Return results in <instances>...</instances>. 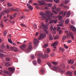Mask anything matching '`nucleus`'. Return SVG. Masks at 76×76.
I'll use <instances>...</instances> for the list:
<instances>
[{
  "label": "nucleus",
  "instance_id": "4d7b16f0",
  "mask_svg": "<svg viewBox=\"0 0 76 76\" xmlns=\"http://www.w3.org/2000/svg\"><path fill=\"white\" fill-rule=\"evenodd\" d=\"M70 35L72 39H74V37L73 34H70Z\"/></svg>",
  "mask_w": 76,
  "mask_h": 76
},
{
  "label": "nucleus",
  "instance_id": "0eeeda50",
  "mask_svg": "<svg viewBox=\"0 0 76 76\" xmlns=\"http://www.w3.org/2000/svg\"><path fill=\"white\" fill-rule=\"evenodd\" d=\"M38 42H39V40H38V39H34L33 40V43L35 45L38 44Z\"/></svg>",
  "mask_w": 76,
  "mask_h": 76
},
{
  "label": "nucleus",
  "instance_id": "a878e982",
  "mask_svg": "<svg viewBox=\"0 0 76 76\" xmlns=\"http://www.w3.org/2000/svg\"><path fill=\"white\" fill-rule=\"evenodd\" d=\"M54 2L57 3V4H58V3H60V1L59 0H53Z\"/></svg>",
  "mask_w": 76,
  "mask_h": 76
},
{
  "label": "nucleus",
  "instance_id": "338daca9",
  "mask_svg": "<svg viewBox=\"0 0 76 76\" xmlns=\"http://www.w3.org/2000/svg\"><path fill=\"white\" fill-rule=\"evenodd\" d=\"M40 72L42 73H44V70L43 69H42L41 70Z\"/></svg>",
  "mask_w": 76,
  "mask_h": 76
},
{
  "label": "nucleus",
  "instance_id": "72a5a7b5",
  "mask_svg": "<svg viewBox=\"0 0 76 76\" xmlns=\"http://www.w3.org/2000/svg\"><path fill=\"white\" fill-rule=\"evenodd\" d=\"M64 23V20H62L61 21L59 22V24H62Z\"/></svg>",
  "mask_w": 76,
  "mask_h": 76
},
{
  "label": "nucleus",
  "instance_id": "680f3d73",
  "mask_svg": "<svg viewBox=\"0 0 76 76\" xmlns=\"http://www.w3.org/2000/svg\"><path fill=\"white\" fill-rule=\"evenodd\" d=\"M4 33V36H6V35L7 34V32H6V31H4L3 32Z\"/></svg>",
  "mask_w": 76,
  "mask_h": 76
},
{
  "label": "nucleus",
  "instance_id": "cd10ccee",
  "mask_svg": "<svg viewBox=\"0 0 76 76\" xmlns=\"http://www.w3.org/2000/svg\"><path fill=\"white\" fill-rule=\"evenodd\" d=\"M47 5L49 7H51V6H52V4L51 3L47 4Z\"/></svg>",
  "mask_w": 76,
  "mask_h": 76
},
{
  "label": "nucleus",
  "instance_id": "6e6d98bb",
  "mask_svg": "<svg viewBox=\"0 0 76 76\" xmlns=\"http://www.w3.org/2000/svg\"><path fill=\"white\" fill-rule=\"evenodd\" d=\"M47 64L49 67H51V63H48Z\"/></svg>",
  "mask_w": 76,
  "mask_h": 76
},
{
  "label": "nucleus",
  "instance_id": "20e7f679",
  "mask_svg": "<svg viewBox=\"0 0 76 76\" xmlns=\"http://www.w3.org/2000/svg\"><path fill=\"white\" fill-rule=\"evenodd\" d=\"M29 44V45L28 47V48L27 49V52L28 53H29V52H30V51L32 50V46L31 45V42H30Z\"/></svg>",
  "mask_w": 76,
  "mask_h": 76
},
{
  "label": "nucleus",
  "instance_id": "774afa93",
  "mask_svg": "<svg viewBox=\"0 0 76 76\" xmlns=\"http://www.w3.org/2000/svg\"><path fill=\"white\" fill-rule=\"evenodd\" d=\"M59 34H61L62 33V30H60L59 31Z\"/></svg>",
  "mask_w": 76,
  "mask_h": 76
},
{
  "label": "nucleus",
  "instance_id": "2eb2a0df",
  "mask_svg": "<svg viewBox=\"0 0 76 76\" xmlns=\"http://www.w3.org/2000/svg\"><path fill=\"white\" fill-rule=\"evenodd\" d=\"M5 66L6 67H9L10 66V64L9 62H7L5 63Z\"/></svg>",
  "mask_w": 76,
  "mask_h": 76
},
{
  "label": "nucleus",
  "instance_id": "3c124183",
  "mask_svg": "<svg viewBox=\"0 0 76 76\" xmlns=\"http://www.w3.org/2000/svg\"><path fill=\"white\" fill-rule=\"evenodd\" d=\"M33 0H29L28 1V3H29L30 4H31V3H32Z\"/></svg>",
  "mask_w": 76,
  "mask_h": 76
},
{
  "label": "nucleus",
  "instance_id": "423d86ee",
  "mask_svg": "<svg viewBox=\"0 0 76 76\" xmlns=\"http://www.w3.org/2000/svg\"><path fill=\"white\" fill-rule=\"evenodd\" d=\"M8 70L10 72H13L15 70V68L14 66H12L8 68Z\"/></svg>",
  "mask_w": 76,
  "mask_h": 76
},
{
  "label": "nucleus",
  "instance_id": "6e6552de",
  "mask_svg": "<svg viewBox=\"0 0 76 76\" xmlns=\"http://www.w3.org/2000/svg\"><path fill=\"white\" fill-rule=\"evenodd\" d=\"M26 47V45H25V44H23V45L20 46L19 48L21 50H24V49Z\"/></svg>",
  "mask_w": 76,
  "mask_h": 76
},
{
  "label": "nucleus",
  "instance_id": "ea45409f",
  "mask_svg": "<svg viewBox=\"0 0 76 76\" xmlns=\"http://www.w3.org/2000/svg\"><path fill=\"white\" fill-rule=\"evenodd\" d=\"M31 57L32 59H34L35 58V56H34V55H31Z\"/></svg>",
  "mask_w": 76,
  "mask_h": 76
},
{
  "label": "nucleus",
  "instance_id": "9d476101",
  "mask_svg": "<svg viewBox=\"0 0 76 76\" xmlns=\"http://www.w3.org/2000/svg\"><path fill=\"white\" fill-rule=\"evenodd\" d=\"M27 6L28 8L30 10H32L33 9V7L31 6V5L28 4H27Z\"/></svg>",
  "mask_w": 76,
  "mask_h": 76
},
{
  "label": "nucleus",
  "instance_id": "5fc2aeb1",
  "mask_svg": "<svg viewBox=\"0 0 76 76\" xmlns=\"http://www.w3.org/2000/svg\"><path fill=\"white\" fill-rule=\"evenodd\" d=\"M44 31L46 33V34H48V31L47 30H45Z\"/></svg>",
  "mask_w": 76,
  "mask_h": 76
},
{
  "label": "nucleus",
  "instance_id": "f8f14e48",
  "mask_svg": "<svg viewBox=\"0 0 76 76\" xmlns=\"http://www.w3.org/2000/svg\"><path fill=\"white\" fill-rule=\"evenodd\" d=\"M41 25L45 29H48V27L47 26H45V25H44V24L43 23H41Z\"/></svg>",
  "mask_w": 76,
  "mask_h": 76
},
{
  "label": "nucleus",
  "instance_id": "de8ad7c7",
  "mask_svg": "<svg viewBox=\"0 0 76 76\" xmlns=\"http://www.w3.org/2000/svg\"><path fill=\"white\" fill-rule=\"evenodd\" d=\"M24 17H25V16L22 15L20 18V20H21V19H23Z\"/></svg>",
  "mask_w": 76,
  "mask_h": 76
},
{
  "label": "nucleus",
  "instance_id": "e2e57ef3",
  "mask_svg": "<svg viewBox=\"0 0 76 76\" xmlns=\"http://www.w3.org/2000/svg\"><path fill=\"white\" fill-rule=\"evenodd\" d=\"M65 33L66 34L68 35V33H69V32L67 30H66L65 31Z\"/></svg>",
  "mask_w": 76,
  "mask_h": 76
},
{
  "label": "nucleus",
  "instance_id": "13d9d810",
  "mask_svg": "<svg viewBox=\"0 0 76 76\" xmlns=\"http://www.w3.org/2000/svg\"><path fill=\"white\" fill-rule=\"evenodd\" d=\"M0 53H5L3 51L2 49H0Z\"/></svg>",
  "mask_w": 76,
  "mask_h": 76
},
{
  "label": "nucleus",
  "instance_id": "c9c22d12",
  "mask_svg": "<svg viewBox=\"0 0 76 76\" xmlns=\"http://www.w3.org/2000/svg\"><path fill=\"white\" fill-rule=\"evenodd\" d=\"M48 44L46 43L43 46V47L44 48H46V47H48Z\"/></svg>",
  "mask_w": 76,
  "mask_h": 76
},
{
  "label": "nucleus",
  "instance_id": "a211bd4d",
  "mask_svg": "<svg viewBox=\"0 0 76 76\" xmlns=\"http://www.w3.org/2000/svg\"><path fill=\"white\" fill-rule=\"evenodd\" d=\"M67 75L69 76H72V72L70 71L68 72H67Z\"/></svg>",
  "mask_w": 76,
  "mask_h": 76
},
{
  "label": "nucleus",
  "instance_id": "ddd939ff",
  "mask_svg": "<svg viewBox=\"0 0 76 76\" xmlns=\"http://www.w3.org/2000/svg\"><path fill=\"white\" fill-rule=\"evenodd\" d=\"M58 44V42L56 41L55 42L53 43H52L51 45L52 46H54V45H57Z\"/></svg>",
  "mask_w": 76,
  "mask_h": 76
},
{
  "label": "nucleus",
  "instance_id": "864d4df0",
  "mask_svg": "<svg viewBox=\"0 0 76 76\" xmlns=\"http://www.w3.org/2000/svg\"><path fill=\"white\" fill-rule=\"evenodd\" d=\"M20 25L21 26H24V27H26V26L25 25H24L23 24H20Z\"/></svg>",
  "mask_w": 76,
  "mask_h": 76
},
{
  "label": "nucleus",
  "instance_id": "9b49d317",
  "mask_svg": "<svg viewBox=\"0 0 76 76\" xmlns=\"http://www.w3.org/2000/svg\"><path fill=\"white\" fill-rule=\"evenodd\" d=\"M37 56L39 57H42L43 58H44V56L41 53H38L37 54Z\"/></svg>",
  "mask_w": 76,
  "mask_h": 76
},
{
  "label": "nucleus",
  "instance_id": "393cba45",
  "mask_svg": "<svg viewBox=\"0 0 76 76\" xmlns=\"http://www.w3.org/2000/svg\"><path fill=\"white\" fill-rule=\"evenodd\" d=\"M33 63L34 66H37V62L35 61H32Z\"/></svg>",
  "mask_w": 76,
  "mask_h": 76
},
{
  "label": "nucleus",
  "instance_id": "4c0bfd02",
  "mask_svg": "<svg viewBox=\"0 0 76 76\" xmlns=\"http://www.w3.org/2000/svg\"><path fill=\"white\" fill-rule=\"evenodd\" d=\"M7 6L8 7H11L12 6V5L11 3H7Z\"/></svg>",
  "mask_w": 76,
  "mask_h": 76
},
{
  "label": "nucleus",
  "instance_id": "58836bf2",
  "mask_svg": "<svg viewBox=\"0 0 76 76\" xmlns=\"http://www.w3.org/2000/svg\"><path fill=\"white\" fill-rule=\"evenodd\" d=\"M56 10L57 12H59L61 10V8L60 7H58L57 9Z\"/></svg>",
  "mask_w": 76,
  "mask_h": 76
},
{
  "label": "nucleus",
  "instance_id": "f257e3e1",
  "mask_svg": "<svg viewBox=\"0 0 76 76\" xmlns=\"http://www.w3.org/2000/svg\"><path fill=\"white\" fill-rule=\"evenodd\" d=\"M45 13L48 14L47 15L48 17V21H50L51 20L52 18H51L50 16H51L54 19H57V16H54L53 15H54V14L53 13L51 12V11H48L45 12Z\"/></svg>",
  "mask_w": 76,
  "mask_h": 76
},
{
  "label": "nucleus",
  "instance_id": "8fccbe9b",
  "mask_svg": "<svg viewBox=\"0 0 76 76\" xmlns=\"http://www.w3.org/2000/svg\"><path fill=\"white\" fill-rule=\"evenodd\" d=\"M46 1L47 2H52L53 0H46Z\"/></svg>",
  "mask_w": 76,
  "mask_h": 76
},
{
  "label": "nucleus",
  "instance_id": "7ed1b4c3",
  "mask_svg": "<svg viewBox=\"0 0 76 76\" xmlns=\"http://www.w3.org/2000/svg\"><path fill=\"white\" fill-rule=\"evenodd\" d=\"M46 37V34L45 33H43V34H41L39 37V39H43V38H44Z\"/></svg>",
  "mask_w": 76,
  "mask_h": 76
},
{
  "label": "nucleus",
  "instance_id": "603ef678",
  "mask_svg": "<svg viewBox=\"0 0 76 76\" xmlns=\"http://www.w3.org/2000/svg\"><path fill=\"white\" fill-rule=\"evenodd\" d=\"M54 39H58V37L57 36H55L54 38Z\"/></svg>",
  "mask_w": 76,
  "mask_h": 76
},
{
  "label": "nucleus",
  "instance_id": "09e8293b",
  "mask_svg": "<svg viewBox=\"0 0 76 76\" xmlns=\"http://www.w3.org/2000/svg\"><path fill=\"white\" fill-rule=\"evenodd\" d=\"M6 59L7 61H10V58H6Z\"/></svg>",
  "mask_w": 76,
  "mask_h": 76
},
{
  "label": "nucleus",
  "instance_id": "37998d69",
  "mask_svg": "<svg viewBox=\"0 0 76 76\" xmlns=\"http://www.w3.org/2000/svg\"><path fill=\"white\" fill-rule=\"evenodd\" d=\"M61 67H63V69H64L65 68V66H64V64H61L60 65Z\"/></svg>",
  "mask_w": 76,
  "mask_h": 76
},
{
  "label": "nucleus",
  "instance_id": "a19ab883",
  "mask_svg": "<svg viewBox=\"0 0 76 76\" xmlns=\"http://www.w3.org/2000/svg\"><path fill=\"white\" fill-rule=\"evenodd\" d=\"M53 69L54 70H57V68L56 66H54L53 67Z\"/></svg>",
  "mask_w": 76,
  "mask_h": 76
},
{
  "label": "nucleus",
  "instance_id": "bf43d9fd",
  "mask_svg": "<svg viewBox=\"0 0 76 76\" xmlns=\"http://www.w3.org/2000/svg\"><path fill=\"white\" fill-rule=\"evenodd\" d=\"M50 31H53V26H51L50 28Z\"/></svg>",
  "mask_w": 76,
  "mask_h": 76
},
{
  "label": "nucleus",
  "instance_id": "f03ea898",
  "mask_svg": "<svg viewBox=\"0 0 76 76\" xmlns=\"http://www.w3.org/2000/svg\"><path fill=\"white\" fill-rule=\"evenodd\" d=\"M40 15L41 16H42V17H41V18L43 19H45L46 22H48V17H47V15L48 14H47V15H46L45 13L42 12H40Z\"/></svg>",
  "mask_w": 76,
  "mask_h": 76
},
{
  "label": "nucleus",
  "instance_id": "2f4dec72",
  "mask_svg": "<svg viewBox=\"0 0 76 76\" xmlns=\"http://www.w3.org/2000/svg\"><path fill=\"white\" fill-rule=\"evenodd\" d=\"M49 57V55L48 54H45L44 57L45 58H48Z\"/></svg>",
  "mask_w": 76,
  "mask_h": 76
},
{
  "label": "nucleus",
  "instance_id": "c85d7f7f",
  "mask_svg": "<svg viewBox=\"0 0 76 76\" xmlns=\"http://www.w3.org/2000/svg\"><path fill=\"white\" fill-rule=\"evenodd\" d=\"M49 39L50 40H52L53 39V37H52V35L51 34L50 35V36L49 37Z\"/></svg>",
  "mask_w": 76,
  "mask_h": 76
},
{
  "label": "nucleus",
  "instance_id": "79ce46f5",
  "mask_svg": "<svg viewBox=\"0 0 76 76\" xmlns=\"http://www.w3.org/2000/svg\"><path fill=\"white\" fill-rule=\"evenodd\" d=\"M66 39V36L64 35L62 37L63 41H64Z\"/></svg>",
  "mask_w": 76,
  "mask_h": 76
},
{
  "label": "nucleus",
  "instance_id": "5701e85b",
  "mask_svg": "<svg viewBox=\"0 0 76 76\" xmlns=\"http://www.w3.org/2000/svg\"><path fill=\"white\" fill-rule=\"evenodd\" d=\"M51 9L52 10H56V5H54L51 7Z\"/></svg>",
  "mask_w": 76,
  "mask_h": 76
},
{
  "label": "nucleus",
  "instance_id": "69168bd1",
  "mask_svg": "<svg viewBox=\"0 0 76 76\" xmlns=\"http://www.w3.org/2000/svg\"><path fill=\"white\" fill-rule=\"evenodd\" d=\"M34 27L35 29H36L37 28V25L36 24H35L34 26Z\"/></svg>",
  "mask_w": 76,
  "mask_h": 76
},
{
  "label": "nucleus",
  "instance_id": "1a4fd4ad",
  "mask_svg": "<svg viewBox=\"0 0 76 76\" xmlns=\"http://www.w3.org/2000/svg\"><path fill=\"white\" fill-rule=\"evenodd\" d=\"M41 1H38V3H40V4H45V2L44 1H45V0H40Z\"/></svg>",
  "mask_w": 76,
  "mask_h": 76
},
{
  "label": "nucleus",
  "instance_id": "dca6fc26",
  "mask_svg": "<svg viewBox=\"0 0 76 76\" xmlns=\"http://www.w3.org/2000/svg\"><path fill=\"white\" fill-rule=\"evenodd\" d=\"M4 73H5V74H7V75H11V73L10 72L7 73V71L6 70L4 71Z\"/></svg>",
  "mask_w": 76,
  "mask_h": 76
},
{
  "label": "nucleus",
  "instance_id": "0e129e2a",
  "mask_svg": "<svg viewBox=\"0 0 76 76\" xmlns=\"http://www.w3.org/2000/svg\"><path fill=\"white\" fill-rule=\"evenodd\" d=\"M47 51L48 53H50V49L49 48H48L47 49Z\"/></svg>",
  "mask_w": 76,
  "mask_h": 76
},
{
  "label": "nucleus",
  "instance_id": "f704fd0d",
  "mask_svg": "<svg viewBox=\"0 0 76 76\" xmlns=\"http://www.w3.org/2000/svg\"><path fill=\"white\" fill-rule=\"evenodd\" d=\"M52 63L54 65H57L58 64V62H52Z\"/></svg>",
  "mask_w": 76,
  "mask_h": 76
},
{
  "label": "nucleus",
  "instance_id": "4468645a",
  "mask_svg": "<svg viewBox=\"0 0 76 76\" xmlns=\"http://www.w3.org/2000/svg\"><path fill=\"white\" fill-rule=\"evenodd\" d=\"M58 20H60L62 19V18H63V17H62V16L61 15H59L58 16Z\"/></svg>",
  "mask_w": 76,
  "mask_h": 76
},
{
  "label": "nucleus",
  "instance_id": "473e14b6",
  "mask_svg": "<svg viewBox=\"0 0 76 76\" xmlns=\"http://www.w3.org/2000/svg\"><path fill=\"white\" fill-rule=\"evenodd\" d=\"M8 41L10 43V44H13V42H12V41L11 40V39H9Z\"/></svg>",
  "mask_w": 76,
  "mask_h": 76
},
{
  "label": "nucleus",
  "instance_id": "052dcab7",
  "mask_svg": "<svg viewBox=\"0 0 76 76\" xmlns=\"http://www.w3.org/2000/svg\"><path fill=\"white\" fill-rule=\"evenodd\" d=\"M14 49L15 51L16 52L18 51V49L16 48H14Z\"/></svg>",
  "mask_w": 76,
  "mask_h": 76
},
{
  "label": "nucleus",
  "instance_id": "c756f323",
  "mask_svg": "<svg viewBox=\"0 0 76 76\" xmlns=\"http://www.w3.org/2000/svg\"><path fill=\"white\" fill-rule=\"evenodd\" d=\"M5 13H8V12H10L11 11L10 10H6L5 11H4Z\"/></svg>",
  "mask_w": 76,
  "mask_h": 76
},
{
  "label": "nucleus",
  "instance_id": "e433bc0d",
  "mask_svg": "<svg viewBox=\"0 0 76 76\" xmlns=\"http://www.w3.org/2000/svg\"><path fill=\"white\" fill-rule=\"evenodd\" d=\"M4 20L5 22H7V21H8V22H10V23H11V21L10 20H9L7 19H5V20Z\"/></svg>",
  "mask_w": 76,
  "mask_h": 76
},
{
  "label": "nucleus",
  "instance_id": "39448f33",
  "mask_svg": "<svg viewBox=\"0 0 76 76\" xmlns=\"http://www.w3.org/2000/svg\"><path fill=\"white\" fill-rule=\"evenodd\" d=\"M69 27L72 31L74 32H76V28L75 26L70 25Z\"/></svg>",
  "mask_w": 76,
  "mask_h": 76
},
{
  "label": "nucleus",
  "instance_id": "aec40b11",
  "mask_svg": "<svg viewBox=\"0 0 76 76\" xmlns=\"http://www.w3.org/2000/svg\"><path fill=\"white\" fill-rule=\"evenodd\" d=\"M71 13L69 11L67 13L66 16L67 17H69L70 16V15Z\"/></svg>",
  "mask_w": 76,
  "mask_h": 76
},
{
  "label": "nucleus",
  "instance_id": "49530a36",
  "mask_svg": "<svg viewBox=\"0 0 76 76\" xmlns=\"http://www.w3.org/2000/svg\"><path fill=\"white\" fill-rule=\"evenodd\" d=\"M1 14H2L3 15H4L5 14H6V12H5V11H4L3 12H1Z\"/></svg>",
  "mask_w": 76,
  "mask_h": 76
},
{
  "label": "nucleus",
  "instance_id": "b1692460",
  "mask_svg": "<svg viewBox=\"0 0 76 76\" xmlns=\"http://www.w3.org/2000/svg\"><path fill=\"white\" fill-rule=\"evenodd\" d=\"M37 62L39 64H40L41 62V60L39 58H38V60H37Z\"/></svg>",
  "mask_w": 76,
  "mask_h": 76
},
{
  "label": "nucleus",
  "instance_id": "c03bdc74",
  "mask_svg": "<svg viewBox=\"0 0 76 76\" xmlns=\"http://www.w3.org/2000/svg\"><path fill=\"white\" fill-rule=\"evenodd\" d=\"M58 21V20L57 19L53 20V22L54 23H56V22H57Z\"/></svg>",
  "mask_w": 76,
  "mask_h": 76
},
{
  "label": "nucleus",
  "instance_id": "6ab92c4d",
  "mask_svg": "<svg viewBox=\"0 0 76 76\" xmlns=\"http://www.w3.org/2000/svg\"><path fill=\"white\" fill-rule=\"evenodd\" d=\"M66 13H67V11H63V14H62V16L63 17H64L65 16H66Z\"/></svg>",
  "mask_w": 76,
  "mask_h": 76
},
{
  "label": "nucleus",
  "instance_id": "f3484780",
  "mask_svg": "<svg viewBox=\"0 0 76 76\" xmlns=\"http://www.w3.org/2000/svg\"><path fill=\"white\" fill-rule=\"evenodd\" d=\"M59 50H60V51H61L62 52H63V51H64V49L63 48L61 47H59Z\"/></svg>",
  "mask_w": 76,
  "mask_h": 76
},
{
  "label": "nucleus",
  "instance_id": "bb28decb",
  "mask_svg": "<svg viewBox=\"0 0 76 76\" xmlns=\"http://www.w3.org/2000/svg\"><path fill=\"white\" fill-rule=\"evenodd\" d=\"M52 12H53V13H54L55 15H57L58 13V11H52Z\"/></svg>",
  "mask_w": 76,
  "mask_h": 76
},
{
  "label": "nucleus",
  "instance_id": "412c9836",
  "mask_svg": "<svg viewBox=\"0 0 76 76\" xmlns=\"http://www.w3.org/2000/svg\"><path fill=\"white\" fill-rule=\"evenodd\" d=\"M69 19H67L65 21V23L66 24H67V23H69Z\"/></svg>",
  "mask_w": 76,
  "mask_h": 76
},
{
  "label": "nucleus",
  "instance_id": "a18cd8bd",
  "mask_svg": "<svg viewBox=\"0 0 76 76\" xmlns=\"http://www.w3.org/2000/svg\"><path fill=\"white\" fill-rule=\"evenodd\" d=\"M14 10L15 12H19V11L20 10H19V9L18 8H16L15 10Z\"/></svg>",
  "mask_w": 76,
  "mask_h": 76
},
{
  "label": "nucleus",
  "instance_id": "4be33fe9",
  "mask_svg": "<svg viewBox=\"0 0 76 76\" xmlns=\"http://www.w3.org/2000/svg\"><path fill=\"white\" fill-rule=\"evenodd\" d=\"M70 1L69 0H65L64 1V4H67V3H68Z\"/></svg>",
  "mask_w": 76,
  "mask_h": 76
},
{
  "label": "nucleus",
  "instance_id": "7c9ffc66",
  "mask_svg": "<svg viewBox=\"0 0 76 76\" xmlns=\"http://www.w3.org/2000/svg\"><path fill=\"white\" fill-rule=\"evenodd\" d=\"M4 56V54L0 53V57L1 58H3Z\"/></svg>",
  "mask_w": 76,
  "mask_h": 76
}]
</instances>
